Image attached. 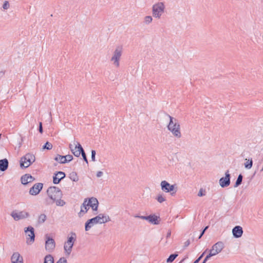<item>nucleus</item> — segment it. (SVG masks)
<instances>
[{
    "label": "nucleus",
    "mask_w": 263,
    "mask_h": 263,
    "mask_svg": "<svg viewBox=\"0 0 263 263\" xmlns=\"http://www.w3.org/2000/svg\"><path fill=\"white\" fill-rule=\"evenodd\" d=\"M39 130L40 133L42 134L43 133V127H42V122H40V123H39Z\"/></svg>",
    "instance_id": "nucleus-44"
},
{
    "label": "nucleus",
    "mask_w": 263,
    "mask_h": 263,
    "mask_svg": "<svg viewBox=\"0 0 263 263\" xmlns=\"http://www.w3.org/2000/svg\"><path fill=\"white\" fill-rule=\"evenodd\" d=\"M167 116L170 119L167 126L168 130L172 134L174 137L178 139L180 138L181 137L180 125L178 120L169 115Z\"/></svg>",
    "instance_id": "nucleus-2"
},
{
    "label": "nucleus",
    "mask_w": 263,
    "mask_h": 263,
    "mask_svg": "<svg viewBox=\"0 0 263 263\" xmlns=\"http://www.w3.org/2000/svg\"><path fill=\"white\" fill-rule=\"evenodd\" d=\"M103 172H101V171H98L97 173V177H101L102 175H103Z\"/></svg>",
    "instance_id": "nucleus-46"
},
{
    "label": "nucleus",
    "mask_w": 263,
    "mask_h": 263,
    "mask_svg": "<svg viewBox=\"0 0 263 263\" xmlns=\"http://www.w3.org/2000/svg\"><path fill=\"white\" fill-rule=\"evenodd\" d=\"M10 7L9 3L8 1H5L3 5V8L5 10H7Z\"/></svg>",
    "instance_id": "nucleus-39"
},
{
    "label": "nucleus",
    "mask_w": 263,
    "mask_h": 263,
    "mask_svg": "<svg viewBox=\"0 0 263 263\" xmlns=\"http://www.w3.org/2000/svg\"><path fill=\"white\" fill-rule=\"evenodd\" d=\"M218 253H216V251L214 250V248L212 247V249L210 250V253L208 256L210 258L211 257L215 256Z\"/></svg>",
    "instance_id": "nucleus-35"
},
{
    "label": "nucleus",
    "mask_w": 263,
    "mask_h": 263,
    "mask_svg": "<svg viewBox=\"0 0 263 263\" xmlns=\"http://www.w3.org/2000/svg\"><path fill=\"white\" fill-rule=\"evenodd\" d=\"M175 184H171L165 180L162 181L160 183L161 189L165 193H170L171 195H174L176 192Z\"/></svg>",
    "instance_id": "nucleus-8"
},
{
    "label": "nucleus",
    "mask_w": 263,
    "mask_h": 263,
    "mask_svg": "<svg viewBox=\"0 0 263 263\" xmlns=\"http://www.w3.org/2000/svg\"><path fill=\"white\" fill-rule=\"evenodd\" d=\"M204 231H202L200 235V236H199V239L201 238V237L202 236V235L204 234Z\"/></svg>",
    "instance_id": "nucleus-50"
},
{
    "label": "nucleus",
    "mask_w": 263,
    "mask_h": 263,
    "mask_svg": "<svg viewBox=\"0 0 263 263\" xmlns=\"http://www.w3.org/2000/svg\"><path fill=\"white\" fill-rule=\"evenodd\" d=\"M52 145L51 143H50V142H47L44 145H43V147H42V149H48V150H50L51 149H52Z\"/></svg>",
    "instance_id": "nucleus-33"
},
{
    "label": "nucleus",
    "mask_w": 263,
    "mask_h": 263,
    "mask_svg": "<svg viewBox=\"0 0 263 263\" xmlns=\"http://www.w3.org/2000/svg\"><path fill=\"white\" fill-rule=\"evenodd\" d=\"M25 233L26 235L27 241L26 242L28 245H31L34 241L35 234L34 229L31 226H29L25 229Z\"/></svg>",
    "instance_id": "nucleus-9"
},
{
    "label": "nucleus",
    "mask_w": 263,
    "mask_h": 263,
    "mask_svg": "<svg viewBox=\"0 0 263 263\" xmlns=\"http://www.w3.org/2000/svg\"><path fill=\"white\" fill-rule=\"evenodd\" d=\"M47 193L48 197L53 201L57 198H62L63 195L61 190L54 186L49 187L47 191Z\"/></svg>",
    "instance_id": "nucleus-5"
},
{
    "label": "nucleus",
    "mask_w": 263,
    "mask_h": 263,
    "mask_svg": "<svg viewBox=\"0 0 263 263\" xmlns=\"http://www.w3.org/2000/svg\"><path fill=\"white\" fill-rule=\"evenodd\" d=\"M156 199L159 203H162L166 200L165 198L162 194H159L157 196Z\"/></svg>",
    "instance_id": "nucleus-34"
},
{
    "label": "nucleus",
    "mask_w": 263,
    "mask_h": 263,
    "mask_svg": "<svg viewBox=\"0 0 263 263\" xmlns=\"http://www.w3.org/2000/svg\"><path fill=\"white\" fill-rule=\"evenodd\" d=\"M242 178L243 176L241 174H239L234 185V187H237L241 184Z\"/></svg>",
    "instance_id": "nucleus-28"
},
{
    "label": "nucleus",
    "mask_w": 263,
    "mask_h": 263,
    "mask_svg": "<svg viewBox=\"0 0 263 263\" xmlns=\"http://www.w3.org/2000/svg\"><path fill=\"white\" fill-rule=\"evenodd\" d=\"M135 217L136 218H139L141 219L146 220H147L149 219L148 216H138V215H135Z\"/></svg>",
    "instance_id": "nucleus-40"
},
{
    "label": "nucleus",
    "mask_w": 263,
    "mask_h": 263,
    "mask_svg": "<svg viewBox=\"0 0 263 263\" xmlns=\"http://www.w3.org/2000/svg\"><path fill=\"white\" fill-rule=\"evenodd\" d=\"M232 233L234 237L240 238L243 234V230L242 227L237 226L232 229Z\"/></svg>",
    "instance_id": "nucleus-19"
},
{
    "label": "nucleus",
    "mask_w": 263,
    "mask_h": 263,
    "mask_svg": "<svg viewBox=\"0 0 263 263\" xmlns=\"http://www.w3.org/2000/svg\"><path fill=\"white\" fill-rule=\"evenodd\" d=\"M76 234L72 233L70 237L68 238L67 241L65 242L64 249L67 255H69L71 252L72 248L73 246L74 242L76 240Z\"/></svg>",
    "instance_id": "nucleus-7"
},
{
    "label": "nucleus",
    "mask_w": 263,
    "mask_h": 263,
    "mask_svg": "<svg viewBox=\"0 0 263 263\" xmlns=\"http://www.w3.org/2000/svg\"><path fill=\"white\" fill-rule=\"evenodd\" d=\"M11 263H23V258L18 252H14L11 257Z\"/></svg>",
    "instance_id": "nucleus-17"
},
{
    "label": "nucleus",
    "mask_w": 263,
    "mask_h": 263,
    "mask_svg": "<svg viewBox=\"0 0 263 263\" xmlns=\"http://www.w3.org/2000/svg\"><path fill=\"white\" fill-rule=\"evenodd\" d=\"M44 263H54L53 257L51 255H47L44 258Z\"/></svg>",
    "instance_id": "nucleus-26"
},
{
    "label": "nucleus",
    "mask_w": 263,
    "mask_h": 263,
    "mask_svg": "<svg viewBox=\"0 0 263 263\" xmlns=\"http://www.w3.org/2000/svg\"><path fill=\"white\" fill-rule=\"evenodd\" d=\"M205 195V194L203 193V189H200L199 192H198V196H199V197H201V196H204Z\"/></svg>",
    "instance_id": "nucleus-43"
},
{
    "label": "nucleus",
    "mask_w": 263,
    "mask_h": 263,
    "mask_svg": "<svg viewBox=\"0 0 263 263\" xmlns=\"http://www.w3.org/2000/svg\"><path fill=\"white\" fill-rule=\"evenodd\" d=\"M122 50L123 48L122 46H117L113 53L112 57L111 58L110 61L117 67H118L120 65L119 61L122 55Z\"/></svg>",
    "instance_id": "nucleus-6"
},
{
    "label": "nucleus",
    "mask_w": 263,
    "mask_h": 263,
    "mask_svg": "<svg viewBox=\"0 0 263 263\" xmlns=\"http://www.w3.org/2000/svg\"><path fill=\"white\" fill-rule=\"evenodd\" d=\"M91 160L92 161H96V151L95 150H91Z\"/></svg>",
    "instance_id": "nucleus-38"
},
{
    "label": "nucleus",
    "mask_w": 263,
    "mask_h": 263,
    "mask_svg": "<svg viewBox=\"0 0 263 263\" xmlns=\"http://www.w3.org/2000/svg\"><path fill=\"white\" fill-rule=\"evenodd\" d=\"M210 259L208 255L205 257L202 263H206V262Z\"/></svg>",
    "instance_id": "nucleus-47"
},
{
    "label": "nucleus",
    "mask_w": 263,
    "mask_h": 263,
    "mask_svg": "<svg viewBox=\"0 0 263 263\" xmlns=\"http://www.w3.org/2000/svg\"><path fill=\"white\" fill-rule=\"evenodd\" d=\"M149 219L147 220L149 222L154 224H158L159 223L158 219L159 217L155 215H150L148 216Z\"/></svg>",
    "instance_id": "nucleus-23"
},
{
    "label": "nucleus",
    "mask_w": 263,
    "mask_h": 263,
    "mask_svg": "<svg viewBox=\"0 0 263 263\" xmlns=\"http://www.w3.org/2000/svg\"><path fill=\"white\" fill-rule=\"evenodd\" d=\"M177 256H178L177 254H173L170 255V256L168 257V258L166 260L167 262H173L175 260V259L177 257Z\"/></svg>",
    "instance_id": "nucleus-32"
},
{
    "label": "nucleus",
    "mask_w": 263,
    "mask_h": 263,
    "mask_svg": "<svg viewBox=\"0 0 263 263\" xmlns=\"http://www.w3.org/2000/svg\"><path fill=\"white\" fill-rule=\"evenodd\" d=\"M10 215L14 220L18 221L28 218L29 216V214L25 211H17L14 210L11 213Z\"/></svg>",
    "instance_id": "nucleus-10"
},
{
    "label": "nucleus",
    "mask_w": 263,
    "mask_h": 263,
    "mask_svg": "<svg viewBox=\"0 0 263 263\" xmlns=\"http://www.w3.org/2000/svg\"><path fill=\"white\" fill-rule=\"evenodd\" d=\"M224 247V243L222 241H218L212 246V248H214V250L216 251V253H219L221 252Z\"/></svg>",
    "instance_id": "nucleus-21"
},
{
    "label": "nucleus",
    "mask_w": 263,
    "mask_h": 263,
    "mask_svg": "<svg viewBox=\"0 0 263 263\" xmlns=\"http://www.w3.org/2000/svg\"><path fill=\"white\" fill-rule=\"evenodd\" d=\"M56 263H67V261L64 257H61Z\"/></svg>",
    "instance_id": "nucleus-41"
},
{
    "label": "nucleus",
    "mask_w": 263,
    "mask_h": 263,
    "mask_svg": "<svg viewBox=\"0 0 263 263\" xmlns=\"http://www.w3.org/2000/svg\"><path fill=\"white\" fill-rule=\"evenodd\" d=\"M165 6L163 3L158 2L153 6L152 14L153 16L157 18H160L162 14L164 13Z\"/></svg>",
    "instance_id": "nucleus-4"
},
{
    "label": "nucleus",
    "mask_w": 263,
    "mask_h": 263,
    "mask_svg": "<svg viewBox=\"0 0 263 263\" xmlns=\"http://www.w3.org/2000/svg\"><path fill=\"white\" fill-rule=\"evenodd\" d=\"M46 215L44 214H42L39 216L37 222L39 224L43 223L46 221Z\"/></svg>",
    "instance_id": "nucleus-25"
},
{
    "label": "nucleus",
    "mask_w": 263,
    "mask_h": 263,
    "mask_svg": "<svg viewBox=\"0 0 263 263\" xmlns=\"http://www.w3.org/2000/svg\"><path fill=\"white\" fill-rule=\"evenodd\" d=\"M185 258H183V259H182L179 263H182L184 260Z\"/></svg>",
    "instance_id": "nucleus-52"
},
{
    "label": "nucleus",
    "mask_w": 263,
    "mask_h": 263,
    "mask_svg": "<svg viewBox=\"0 0 263 263\" xmlns=\"http://www.w3.org/2000/svg\"><path fill=\"white\" fill-rule=\"evenodd\" d=\"M45 249L49 252H52L55 247V242L53 238H50L48 235H46Z\"/></svg>",
    "instance_id": "nucleus-12"
},
{
    "label": "nucleus",
    "mask_w": 263,
    "mask_h": 263,
    "mask_svg": "<svg viewBox=\"0 0 263 263\" xmlns=\"http://www.w3.org/2000/svg\"><path fill=\"white\" fill-rule=\"evenodd\" d=\"M34 180L35 178L28 174H26L21 177V182L24 185H26L28 183L33 181Z\"/></svg>",
    "instance_id": "nucleus-18"
},
{
    "label": "nucleus",
    "mask_w": 263,
    "mask_h": 263,
    "mask_svg": "<svg viewBox=\"0 0 263 263\" xmlns=\"http://www.w3.org/2000/svg\"><path fill=\"white\" fill-rule=\"evenodd\" d=\"M43 186L42 183H37L33 185V186L30 189L29 194L31 195H36L41 191Z\"/></svg>",
    "instance_id": "nucleus-14"
},
{
    "label": "nucleus",
    "mask_w": 263,
    "mask_h": 263,
    "mask_svg": "<svg viewBox=\"0 0 263 263\" xmlns=\"http://www.w3.org/2000/svg\"><path fill=\"white\" fill-rule=\"evenodd\" d=\"M190 244V240L189 239H188L187 240H186L185 242H184V248H186Z\"/></svg>",
    "instance_id": "nucleus-45"
},
{
    "label": "nucleus",
    "mask_w": 263,
    "mask_h": 263,
    "mask_svg": "<svg viewBox=\"0 0 263 263\" xmlns=\"http://www.w3.org/2000/svg\"><path fill=\"white\" fill-rule=\"evenodd\" d=\"M5 74V72L3 71H0V79L2 78Z\"/></svg>",
    "instance_id": "nucleus-48"
},
{
    "label": "nucleus",
    "mask_w": 263,
    "mask_h": 263,
    "mask_svg": "<svg viewBox=\"0 0 263 263\" xmlns=\"http://www.w3.org/2000/svg\"><path fill=\"white\" fill-rule=\"evenodd\" d=\"M231 176L229 171L228 170L225 173V177L219 179V184L222 187L228 186L230 184Z\"/></svg>",
    "instance_id": "nucleus-13"
},
{
    "label": "nucleus",
    "mask_w": 263,
    "mask_h": 263,
    "mask_svg": "<svg viewBox=\"0 0 263 263\" xmlns=\"http://www.w3.org/2000/svg\"><path fill=\"white\" fill-rule=\"evenodd\" d=\"M110 221V218L108 215L100 214L98 216L88 220L85 224V230L89 231L95 224L105 223Z\"/></svg>",
    "instance_id": "nucleus-1"
},
{
    "label": "nucleus",
    "mask_w": 263,
    "mask_h": 263,
    "mask_svg": "<svg viewBox=\"0 0 263 263\" xmlns=\"http://www.w3.org/2000/svg\"><path fill=\"white\" fill-rule=\"evenodd\" d=\"M208 228V227H206L202 231H204V232L206 231V230Z\"/></svg>",
    "instance_id": "nucleus-51"
},
{
    "label": "nucleus",
    "mask_w": 263,
    "mask_h": 263,
    "mask_svg": "<svg viewBox=\"0 0 263 263\" xmlns=\"http://www.w3.org/2000/svg\"><path fill=\"white\" fill-rule=\"evenodd\" d=\"M205 254V252H203L202 254L197 259H196L193 263H198L199 261L201 259Z\"/></svg>",
    "instance_id": "nucleus-42"
},
{
    "label": "nucleus",
    "mask_w": 263,
    "mask_h": 263,
    "mask_svg": "<svg viewBox=\"0 0 263 263\" xmlns=\"http://www.w3.org/2000/svg\"><path fill=\"white\" fill-rule=\"evenodd\" d=\"M8 164L9 162L6 158L0 160V171H5L8 168Z\"/></svg>",
    "instance_id": "nucleus-22"
},
{
    "label": "nucleus",
    "mask_w": 263,
    "mask_h": 263,
    "mask_svg": "<svg viewBox=\"0 0 263 263\" xmlns=\"http://www.w3.org/2000/svg\"><path fill=\"white\" fill-rule=\"evenodd\" d=\"M65 177V174L63 172L59 171L53 177V182L54 184H58L60 181Z\"/></svg>",
    "instance_id": "nucleus-16"
},
{
    "label": "nucleus",
    "mask_w": 263,
    "mask_h": 263,
    "mask_svg": "<svg viewBox=\"0 0 263 263\" xmlns=\"http://www.w3.org/2000/svg\"><path fill=\"white\" fill-rule=\"evenodd\" d=\"M35 160V156L31 153H27L22 157L20 160L21 167L27 168L32 164Z\"/></svg>",
    "instance_id": "nucleus-3"
},
{
    "label": "nucleus",
    "mask_w": 263,
    "mask_h": 263,
    "mask_svg": "<svg viewBox=\"0 0 263 263\" xmlns=\"http://www.w3.org/2000/svg\"><path fill=\"white\" fill-rule=\"evenodd\" d=\"M153 21V17L151 16L147 15L144 17L143 23L145 25L150 24Z\"/></svg>",
    "instance_id": "nucleus-30"
},
{
    "label": "nucleus",
    "mask_w": 263,
    "mask_h": 263,
    "mask_svg": "<svg viewBox=\"0 0 263 263\" xmlns=\"http://www.w3.org/2000/svg\"><path fill=\"white\" fill-rule=\"evenodd\" d=\"M69 147L72 153L77 157L80 156L81 152H82L83 149L81 144L78 142H76L75 141H74V145L72 144H69Z\"/></svg>",
    "instance_id": "nucleus-11"
},
{
    "label": "nucleus",
    "mask_w": 263,
    "mask_h": 263,
    "mask_svg": "<svg viewBox=\"0 0 263 263\" xmlns=\"http://www.w3.org/2000/svg\"><path fill=\"white\" fill-rule=\"evenodd\" d=\"M69 178L72 181L74 182H77L79 180V177L74 172H72L69 174Z\"/></svg>",
    "instance_id": "nucleus-27"
},
{
    "label": "nucleus",
    "mask_w": 263,
    "mask_h": 263,
    "mask_svg": "<svg viewBox=\"0 0 263 263\" xmlns=\"http://www.w3.org/2000/svg\"><path fill=\"white\" fill-rule=\"evenodd\" d=\"M65 156H61L60 155H57V156L55 157L54 160L57 161V162L61 163V164H64L66 163L65 161Z\"/></svg>",
    "instance_id": "nucleus-24"
},
{
    "label": "nucleus",
    "mask_w": 263,
    "mask_h": 263,
    "mask_svg": "<svg viewBox=\"0 0 263 263\" xmlns=\"http://www.w3.org/2000/svg\"><path fill=\"white\" fill-rule=\"evenodd\" d=\"M81 154H82L83 160L86 162V163L87 164H88V160H87L86 155L83 149V151H82V152H81Z\"/></svg>",
    "instance_id": "nucleus-37"
},
{
    "label": "nucleus",
    "mask_w": 263,
    "mask_h": 263,
    "mask_svg": "<svg viewBox=\"0 0 263 263\" xmlns=\"http://www.w3.org/2000/svg\"><path fill=\"white\" fill-rule=\"evenodd\" d=\"M64 156H65L64 160H65L66 163L69 162L73 159V156L71 155H66Z\"/></svg>",
    "instance_id": "nucleus-36"
},
{
    "label": "nucleus",
    "mask_w": 263,
    "mask_h": 263,
    "mask_svg": "<svg viewBox=\"0 0 263 263\" xmlns=\"http://www.w3.org/2000/svg\"><path fill=\"white\" fill-rule=\"evenodd\" d=\"M171 234V232L170 231H168V232H167V233L166 237H167V238H168L169 237H170Z\"/></svg>",
    "instance_id": "nucleus-49"
},
{
    "label": "nucleus",
    "mask_w": 263,
    "mask_h": 263,
    "mask_svg": "<svg viewBox=\"0 0 263 263\" xmlns=\"http://www.w3.org/2000/svg\"><path fill=\"white\" fill-rule=\"evenodd\" d=\"M246 160L247 161L245 163V168L247 169H250L252 167L253 165V161L252 159L251 160H247V159H246Z\"/></svg>",
    "instance_id": "nucleus-31"
},
{
    "label": "nucleus",
    "mask_w": 263,
    "mask_h": 263,
    "mask_svg": "<svg viewBox=\"0 0 263 263\" xmlns=\"http://www.w3.org/2000/svg\"><path fill=\"white\" fill-rule=\"evenodd\" d=\"M87 202V198L85 199L83 203L81 206V211L79 213V216L81 217L82 214H85L87 213L88 210L89 209V206L88 205V204L86 203Z\"/></svg>",
    "instance_id": "nucleus-20"
},
{
    "label": "nucleus",
    "mask_w": 263,
    "mask_h": 263,
    "mask_svg": "<svg viewBox=\"0 0 263 263\" xmlns=\"http://www.w3.org/2000/svg\"><path fill=\"white\" fill-rule=\"evenodd\" d=\"M53 201L55 202L57 206H63L66 204V202L63 200H62L61 198H57Z\"/></svg>",
    "instance_id": "nucleus-29"
},
{
    "label": "nucleus",
    "mask_w": 263,
    "mask_h": 263,
    "mask_svg": "<svg viewBox=\"0 0 263 263\" xmlns=\"http://www.w3.org/2000/svg\"><path fill=\"white\" fill-rule=\"evenodd\" d=\"M87 204L89 207H91L93 211H97L99 202L98 200L94 197H91L88 199H87Z\"/></svg>",
    "instance_id": "nucleus-15"
}]
</instances>
